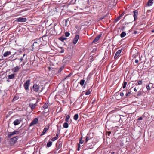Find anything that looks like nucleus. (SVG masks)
<instances>
[{
  "label": "nucleus",
  "mask_w": 154,
  "mask_h": 154,
  "mask_svg": "<svg viewBox=\"0 0 154 154\" xmlns=\"http://www.w3.org/2000/svg\"><path fill=\"white\" fill-rule=\"evenodd\" d=\"M51 30V31L52 30H53V29H49V30H47L45 34L42 36L39 39H38V40H40L41 42H43V45H44V44H46V43L47 41V38L46 37L47 36H48L50 34H51V35H52V34H51V32H50L48 34H47V33L49 32L50 30Z\"/></svg>",
  "instance_id": "f257e3e1"
},
{
  "label": "nucleus",
  "mask_w": 154,
  "mask_h": 154,
  "mask_svg": "<svg viewBox=\"0 0 154 154\" xmlns=\"http://www.w3.org/2000/svg\"><path fill=\"white\" fill-rule=\"evenodd\" d=\"M43 45V42H41L40 40L38 39L35 42L33 45V49L36 50H38L40 47Z\"/></svg>",
  "instance_id": "f03ea898"
},
{
  "label": "nucleus",
  "mask_w": 154,
  "mask_h": 154,
  "mask_svg": "<svg viewBox=\"0 0 154 154\" xmlns=\"http://www.w3.org/2000/svg\"><path fill=\"white\" fill-rule=\"evenodd\" d=\"M18 136H16L14 137L11 138L10 140V143L11 145H14L17 142L18 139Z\"/></svg>",
  "instance_id": "7ed1b4c3"
},
{
  "label": "nucleus",
  "mask_w": 154,
  "mask_h": 154,
  "mask_svg": "<svg viewBox=\"0 0 154 154\" xmlns=\"http://www.w3.org/2000/svg\"><path fill=\"white\" fill-rule=\"evenodd\" d=\"M30 80H28L24 84V88L26 91L29 90V87L30 84Z\"/></svg>",
  "instance_id": "20e7f679"
},
{
  "label": "nucleus",
  "mask_w": 154,
  "mask_h": 154,
  "mask_svg": "<svg viewBox=\"0 0 154 154\" xmlns=\"http://www.w3.org/2000/svg\"><path fill=\"white\" fill-rule=\"evenodd\" d=\"M19 134V131H14L13 132H8V138H10L13 135H14L18 134Z\"/></svg>",
  "instance_id": "39448f33"
},
{
  "label": "nucleus",
  "mask_w": 154,
  "mask_h": 154,
  "mask_svg": "<svg viewBox=\"0 0 154 154\" xmlns=\"http://www.w3.org/2000/svg\"><path fill=\"white\" fill-rule=\"evenodd\" d=\"M75 4L77 5V6H81L84 4V0H75Z\"/></svg>",
  "instance_id": "423d86ee"
},
{
  "label": "nucleus",
  "mask_w": 154,
  "mask_h": 154,
  "mask_svg": "<svg viewBox=\"0 0 154 154\" xmlns=\"http://www.w3.org/2000/svg\"><path fill=\"white\" fill-rule=\"evenodd\" d=\"M27 20V19L26 18L20 17L16 19V21L18 22H25Z\"/></svg>",
  "instance_id": "0eeeda50"
},
{
  "label": "nucleus",
  "mask_w": 154,
  "mask_h": 154,
  "mask_svg": "<svg viewBox=\"0 0 154 154\" xmlns=\"http://www.w3.org/2000/svg\"><path fill=\"white\" fill-rule=\"evenodd\" d=\"M39 88V86L36 84H35L33 85V89L35 92H37L38 91Z\"/></svg>",
  "instance_id": "6e6552de"
},
{
  "label": "nucleus",
  "mask_w": 154,
  "mask_h": 154,
  "mask_svg": "<svg viewBox=\"0 0 154 154\" xmlns=\"http://www.w3.org/2000/svg\"><path fill=\"white\" fill-rule=\"evenodd\" d=\"M38 119L37 118H34L29 124V126H32L36 124L38 122Z\"/></svg>",
  "instance_id": "1a4fd4ad"
},
{
  "label": "nucleus",
  "mask_w": 154,
  "mask_h": 154,
  "mask_svg": "<svg viewBox=\"0 0 154 154\" xmlns=\"http://www.w3.org/2000/svg\"><path fill=\"white\" fill-rule=\"evenodd\" d=\"M138 11L137 10H135L133 11L134 13L133 17H134V21H135L137 19V16L138 14Z\"/></svg>",
  "instance_id": "9d476101"
},
{
  "label": "nucleus",
  "mask_w": 154,
  "mask_h": 154,
  "mask_svg": "<svg viewBox=\"0 0 154 154\" xmlns=\"http://www.w3.org/2000/svg\"><path fill=\"white\" fill-rule=\"evenodd\" d=\"M126 13V12H125V11H124L120 15L116 18L114 21L115 22H117L120 19L121 17Z\"/></svg>",
  "instance_id": "9b49d317"
},
{
  "label": "nucleus",
  "mask_w": 154,
  "mask_h": 154,
  "mask_svg": "<svg viewBox=\"0 0 154 154\" xmlns=\"http://www.w3.org/2000/svg\"><path fill=\"white\" fill-rule=\"evenodd\" d=\"M79 35H75V37H74L73 40V43L74 44H75L79 39Z\"/></svg>",
  "instance_id": "f8f14e48"
},
{
  "label": "nucleus",
  "mask_w": 154,
  "mask_h": 154,
  "mask_svg": "<svg viewBox=\"0 0 154 154\" xmlns=\"http://www.w3.org/2000/svg\"><path fill=\"white\" fill-rule=\"evenodd\" d=\"M21 122V119H17L13 122V124L15 126H16L20 124Z\"/></svg>",
  "instance_id": "ddd939ff"
},
{
  "label": "nucleus",
  "mask_w": 154,
  "mask_h": 154,
  "mask_svg": "<svg viewBox=\"0 0 154 154\" xmlns=\"http://www.w3.org/2000/svg\"><path fill=\"white\" fill-rule=\"evenodd\" d=\"M11 54V52L10 51H7L5 52L3 54V56H2V57H7Z\"/></svg>",
  "instance_id": "4468645a"
},
{
  "label": "nucleus",
  "mask_w": 154,
  "mask_h": 154,
  "mask_svg": "<svg viewBox=\"0 0 154 154\" xmlns=\"http://www.w3.org/2000/svg\"><path fill=\"white\" fill-rule=\"evenodd\" d=\"M37 103V102L35 104H33L31 103H29V106L32 110H33L35 108L36 106Z\"/></svg>",
  "instance_id": "2eb2a0df"
},
{
  "label": "nucleus",
  "mask_w": 154,
  "mask_h": 154,
  "mask_svg": "<svg viewBox=\"0 0 154 154\" xmlns=\"http://www.w3.org/2000/svg\"><path fill=\"white\" fill-rule=\"evenodd\" d=\"M49 128V126H46V127H45L44 128V130L41 134V135H44L45 133L46 132V131L48 130Z\"/></svg>",
  "instance_id": "dca6fc26"
},
{
  "label": "nucleus",
  "mask_w": 154,
  "mask_h": 154,
  "mask_svg": "<svg viewBox=\"0 0 154 154\" xmlns=\"http://www.w3.org/2000/svg\"><path fill=\"white\" fill-rule=\"evenodd\" d=\"M122 51V49L119 50L117 51L114 57V58L115 59H116L117 58V57L119 55V54L121 53Z\"/></svg>",
  "instance_id": "f3484780"
},
{
  "label": "nucleus",
  "mask_w": 154,
  "mask_h": 154,
  "mask_svg": "<svg viewBox=\"0 0 154 154\" xmlns=\"http://www.w3.org/2000/svg\"><path fill=\"white\" fill-rule=\"evenodd\" d=\"M102 35L101 34H99L97 36L93 41L92 43H95L97 42L99 39Z\"/></svg>",
  "instance_id": "a211bd4d"
},
{
  "label": "nucleus",
  "mask_w": 154,
  "mask_h": 154,
  "mask_svg": "<svg viewBox=\"0 0 154 154\" xmlns=\"http://www.w3.org/2000/svg\"><path fill=\"white\" fill-rule=\"evenodd\" d=\"M20 68V66H17L14 68L13 69V71L14 72H17L19 71Z\"/></svg>",
  "instance_id": "6ab92c4d"
},
{
  "label": "nucleus",
  "mask_w": 154,
  "mask_h": 154,
  "mask_svg": "<svg viewBox=\"0 0 154 154\" xmlns=\"http://www.w3.org/2000/svg\"><path fill=\"white\" fill-rule=\"evenodd\" d=\"M153 3V0H149L147 2V5L148 6H151Z\"/></svg>",
  "instance_id": "aec40b11"
},
{
  "label": "nucleus",
  "mask_w": 154,
  "mask_h": 154,
  "mask_svg": "<svg viewBox=\"0 0 154 154\" xmlns=\"http://www.w3.org/2000/svg\"><path fill=\"white\" fill-rule=\"evenodd\" d=\"M15 74H11L8 75V77L9 79H13L15 78Z\"/></svg>",
  "instance_id": "412c9836"
},
{
  "label": "nucleus",
  "mask_w": 154,
  "mask_h": 154,
  "mask_svg": "<svg viewBox=\"0 0 154 154\" xmlns=\"http://www.w3.org/2000/svg\"><path fill=\"white\" fill-rule=\"evenodd\" d=\"M52 144V141H49L47 144V146L48 147H50Z\"/></svg>",
  "instance_id": "4be33fe9"
},
{
  "label": "nucleus",
  "mask_w": 154,
  "mask_h": 154,
  "mask_svg": "<svg viewBox=\"0 0 154 154\" xmlns=\"http://www.w3.org/2000/svg\"><path fill=\"white\" fill-rule=\"evenodd\" d=\"M78 117H79L78 114H75L74 116L73 119L75 120H77L78 119Z\"/></svg>",
  "instance_id": "5701e85b"
},
{
  "label": "nucleus",
  "mask_w": 154,
  "mask_h": 154,
  "mask_svg": "<svg viewBox=\"0 0 154 154\" xmlns=\"http://www.w3.org/2000/svg\"><path fill=\"white\" fill-rule=\"evenodd\" d=\"M63 126L64 128H67L69 126L68 123L67 122H65L63 123Z\"/></svg>",
  "instance_id": "b1692460"
},
{
  "label": "nucleus",
  "mask_w": 154,
  "mask_h": 154,
  "mask_svg": "<svg viewBox=\"0 0 154 154\" xmlns=\"http://www.w3.org/2000/svg\"><path fill=\"white\" fill-rule=\"evenodd\" d=\"M126 35V33L124 32H122L121 34H120V36L121 38H123Z\"/></svg>",
  "instance_id": "393cba45"
},
{
  "label": "nucleus",
  "mask_w": 154,
  "mask_h": 154,
  "mask_svg": "<svg viewBox=\"0 0 154 154\" xmlns=\"http://www.w3.org/2000/svg\"><path fill=\"white\" fill-rule=\"evenodd\" d=\"M48 105V103H45L42 106V107L44 108V109H46Z\"/></svg>",
  "instance_id": "a878e982"
},
{
  "label": "nucleus",
  "mask_w": 154,
  "mask_h": 154,
  "mask_svg": "<svg viewBox=\"0 0 154 154\" xmlns=\"http://www.w3.org/2000/svg\"><path fill=\"white\" fill-rule=\"evenodd\" d=\"M85 82V80L84 79H82L80 80V84L82 86L84 84Z\"/></svg>",
  "instance_id": "bb28decb"
},
{
  "label": "nucleus",
  "mask_w": 154,
  "mask_h": 154,
  "mask_svg": "<svg viewBox=\"0 0 154 154\" xmlns=\"http://www.w3.org/2000/svg\"><path fill=\"white\" fill-rule=\"evenodd\" d=\"M59 40H60L62 42H63L64 40H66L67 39V38L63 37L62 36L60 37L59 38Z\"/></svg>",
  "instance_id": "cd10ccee"
},
{
  "label": "nucleus",
  "mask_w": 154,
  "mask_h": 154,
  "mask_svg": "<svg viewBox=\"0 0 154 154\" xmlns=\"http://www.w3.org/2000/svg\"><path fill=\"white\" fill-rule=\"evenodd\" d=\"M127 84V82H126L124 81L122 85V88L123 89L125 88Z\"/></svg>",
  "instance_id": "c85d7f7f"
},
{
  "label": "nucleus",
  "mask_w": 154,
  "mask_h": 154,
  "mask_svg": "<svg viewBox=\"0 0 154 154\" xmlns=\"http://www.w3.org/2000/svg\"><path fill=\"white\" fill-rule=\"evenodd\" d=\"M70 118V116L69 115H68L66 117V119H65V121L66 122H69V119Z\"/></svg>",
  "instance_id": "c756f323"
},
{
  "label": "nucleus",
  "mask_w": 154,
  "mask_h": 154,
  "mask_svg": "<svg viewBox=\"0 0 154 154\" xmlns=\"http://www.w3.org/2000/svg\"><path fill=\"white\" fill-rule=\"evenodd\" d=\"M91 91H90V89H89L86 91L85 94L86 95H88L91 93Z\"/></svg>",
  "instance_id": "7c9ffc66"
},
{
  "label": "nucleus",
  "mask_w": 154,
  "mask_h": 154,
  "mask_svg": "<svg viewBox=\"0 0 154 154\" xmlns=\"http://www.w3.org/2000/svg\"><path fill=\"white\" fill-rule=\"evenodd\" d=\"M19 98V97L18 96H16L13 98V100L14 101H15L18 99Z\"/></svg>",
  "instance_id": "2f4dec72"
},
{
  "label": "nucleus",
  "mask_w": 154,
  "mask_h": 154,
  "mask_svg": "<svg viewBox=\"0 0 154 154\" xmlns=\"http://www.w3.org/2000/svg\"><path fill=\"white\" fill-rule=\"evenodd\" d=\"M72 75V73L71 72L68 76H66L64 79V80L66 79H68V78L69 77L71 76Z\"/></svg>",
  "instance_id": "473e14b6"
},
{
  "label": "nucleus",
  "mask_w": 154,
  "mask_h": 154,
  "mask_svg": "<svg viewBox=\"0 0 154 154\" xmlns=\"http://www.w3.org/2000/svg\"><path fill=\"white\" fill-rule=\"evenodd\" d=\"M90 139L91 138H89V137L88 136H86V139L85 141V142L86 143L87 142V141Z\"/></svg>",
  "instance_id": "72a5a7b5"
},
{
  "label": "nucleus",
  "mask_w": 154,
  "mask_h": 154,
  "mask_svg": "<svg viewBox=\"0 0 154 154\" xmlns=\"http://www.w3.org/2000/svg\"><path fill=\"white\" fill-rule=\"evenodd\" d=\"M65 36L66 37H69L70 35V33L68 32H66L65 33Z\"/></svg>",
  "instance_id": "f704fd0d"
},
{
  "label": "nucleus",
  "mask_w": 154,
  "mask_h": 154,
  "mask_svg": "<svg viewBox=\"0 0 154 154\" xmlns=\"http://www.w3.org/2000/svg\"><path fill=\"white\" fill-rule=\"evenodd\" d=\"M16 59H18L19 60H20V62H21L22 61H23V63H24L23 61L24 60H23V57H21V58H19V59H15V60H16Z\"/></svg>",
  "instance_id": "c9c22d12"
},
{
  "label": "nucleus",
  "mask_w": 154,
  "mask_h": 154,
  "mask_svg": "<svg viewBox=\"0 0 154 154\" xmlns=\"http://www.w3.org/2000/svg\"><path fill=\"white\" fill-rule=\"evenodd\" d=\"M61 51H60V53H63L64 51V49H63L62 47H61Z\"/></svg>",
  "instance_id": "e433bc0d"
},
{
  "label": "nucleus",
  "mask_w": 154,
  "mask_h": 154,
  "mask_svg": "<svg viewBox=\"0 0 154 154\" xmlns=\"http://www.w3.org/2000/svg\"><path fill=\"white\" fill-rule=\"evenodd\" d=\"M138 52L137 53H136L135 54H133L132 57L133 58H136V57L137 56V55Z\"/></svg>",
  "instance_id": "4c0bfd02"
},
{
  "label": "nucleus",
  "mask_w": 154,
  "mask_h": 154,
  "mask_svg": "<svg viewBox=\"0 0 154 154\" xmlns=\"http://www.w3.org/2000/svg\"><path fill=\"white\" fill-rule=\"evenodd\" d=\"M84 142V140H82V138H81L79 141V144L80 143L81 144H82Z\"/></svg>",
  "instance_id": "58836bf2"
},
{
  "label": "nucleus",
  "mask_w": 154,
  "mask_h": 154,
  "mask_svg": "<svg viewBox=\"0 0 154 154\" xmlns=\"http://www.w3.org/2000/svg\"><path fill=\"white\" fill-rule=\"evenodd\" d=\"M97 48L96 47H95L93 49V50L92 51V52H93V53H94L97 51Z\"/></svg>",
  "instance_id": "ea45409f"
},
{
  "label": "nucleus",
  "mask_w": 154,
  "mask_h": 154,
  "mask_svg": "<svg viewBox=\"0 0 154 154\" xmlns=\"http://www.w3.org/2000/svg\"><path fill=\"white\" fill-rule=\"evenodd\" d=\"M141 95H142L141 92L140 91H139L138 92L137 96H140Z\"/></svg>",
  "instance_id": "a19ab883"
},
{
  "label": "nucleus",
  "mask_w": 154,
  "mask_h": 154,
  "mask_svg": "<svg viewBox=\"0 0 154 154\" xmlns=\"http://www.w3.org/2000/svg\"><path fill=\"white\" fill-rule=\"evenodd\" d=\"M60 128H58L57 129V134H60Z\"/></svg>",
  "instance_id": "79ce46f5"
},
{
  "label": "nucleus",
  "mask_w": 154,
  "mask_h": 154,
  "mask_svg": "<svg viewBox=\"0 0 154 154\" xmlns=\"http://www.w3.org/2000/svg\"><path fill=\"white\" fill-rule=\"evenodd\" d=\"M61 147V145L60 144L58 146H57V149H56V150L57 151Z\"/></svg>",
  "instance_id": "37998d69"
},
{
  "label": "nucleus",
  "mask_w": 154,
  "mask_h": 154,
  "mask_svg": "<svg viewBox=\"0 0 154 154\" xmlns=\"http://www.w3.org/2000/svg\"><path fill=\"white\" fill-rule=\"evenodd\" d=\"M146 88L148 90H150V88L149 85L146 86Z\"/></svg>",
  "instance_id": "c03bdc74"
},
{
  "label": "nucleus",
  "mask_w": 154,
  "mask_h": 154,
  "mask_svg": "<svg viewBox=\"0 0 154 154\" xmlns=\"http://www.w3.org/2000/svg\"><path fill=\"white\" fill-rule=\"evenodd\" d=\"M142 83V82L141 80H140L138 82V84L139 85H141Z\"/></svg>",
  "instance_id": "a18cd8bd"
},
{
  "label": "nucleus",
  "mask_w": 154,
  "mask_h": 154,
  "mask_svg": "<svg viewBox=\"0 0 154 154\" xmlns=\"http://www.w3.org/2000/svg\"><path fill=\"white\" fill-rule=\"evenodd\" d=\"M57 140V138L55 137L53 138L51 140L52 141H55V140Z\"/></svg>",
  "instance_id": "49530a36"
},
{
  "label": "nucleus",
  "mask_w": 154,
  "mask_h": 154,
  "mask_svg": "<svg viewBox=\"0 0 154 154\" xmlns=\"http://www.w3.org/2000/svg\"><path fill=\"white\" fill-rule=\"evenodd\" d=\"M63 68H62V67H61L59 69V70L58 71V72H60L63 69Z\"/></svg>",
  "instance_id": "de8ad7c7"
},
{
  "label": "nucleus",
  "mask_w": 154,
  "mask_h": 154,
  "mask_svg": "<svg viewBox=\"0 0 154 154\" xmlns=\"http://www.w3.org/2000/svg\"><path fill=\"white\" fill-rule=\"evenodd\" d=\"M125 28V27L124 26H122L121 28V30L122 31H123L124 30Z\"/></svg>",
  "instance_id": "09e8293b"
},
{
  "label": "nucleus",
  "mask_w": 154,
  "mask_h": 154,
  "mask_svg": "<svg viewBox=\"0 0 154 154\" xmlns=\"http://www.w3.org/2000/svg\"><path fill=\"white\" fill-rule=\"evenodd\" d=\"M120 95L121 97H122L124 96V93L123 92H120Z\"/></svg>",
  "instance_id": "8fccbe9b"
},
{
  "label": "nucleus",
  "mask_w": 154,
  "mask_h": 154,
  "mask_svg": "<svg viewBox=\"0 0 154 154\" xmlns=\"http://www.w3.org/2000/svg\"><path fill=\"white\" fill-rule=\"evenodd\" d=\"M131 94V92H128L127 93H126V94H125V96H128L130 94Z\"/></svg>",
  "instance_id": "3c124183"
},
{
  "label": "nucleus",
  "mask_w": 154,
  "mask_h": 154,
  "mask_svg": "<svg viewBox=\"0 0 154 154\" xmlns=\"http://www.w3.org/2000/svg\"><path fill=\"white\" fill-rule=\"evenodd\" d=\"M142 119V118L141 117H140L139 118H138V120H141Z\"/></svg>",
  "instance_id": "603ef678"
},
{
  "label": "nucleus",
  "mask_w": 154,
  "mask_h": 154,
  "mask_svg": "<svg viewBox=\"0 0 154 154\" xmlns=\"http://www.w3.org/2000/svg\"><path fill=\"white\" fill-rule=\"evenodd\" d=\"M135 62L136 63H138V60L137 59H136L135 61Z\"/></svg>",
  "instance_id": "864d4df0"
},
{
  "label": "nucleus",
  "mask_w": 154,
  "mask_h": 154,
  "mask_svg": "<svg viewBox=\"0 0 154 154\" xmlns=\"http://www.w3.org/2000/svg\"><path fill=\"white\" fill-rule=\"evenodd\" d=\"M58 134H57H57H56V136L55 137H56L57 138V139L58 137Z\"/></svg>",
  "instance_id": "5fc2aeb1"
},
{
  "label": "nucleus",
  "mask_w": 154,
  "mask_h": 154,
  "mask_svg": "<svg viewBox=\"0 0 154 154\" xmlns=\"http://www.w3.org/2000/svg\"><path fill=\"white\" fill-rule=\"evenodd\" d=\"M111 133L110 131H109V132L108 133V135L109 136Z\"/></svg>",
  "instance_id": "6e6d98bb"
},
{
  "label": "nucleus",
  "mask_w": 154,
  "mask_h": 154,
  "mask_svg": "<svg viewBox=\"0 0 154 154\" xmlns=\"http://www.w3.org/2000/svg\"><path fill=\"white\" fill-rule=\"evenodd\" d=\"M105 17V16H103V17H101L100 18V19L101 20H102L103 19H104V18Z\"/></svg>",
  "instance_id": "4d7b16f0"
},
{
  "label": "nucleus",
  "mask_w": 154,
  "mask_h": 154,
  "mask_svg": "<svg viewBox=\"0 0 154 154\" xmlns=\"http://www.w3.org/2000/svg\"><path fill=\"white\" fill-rule=\"evenodd\" d=\"M80 146H80V144L79 143L78 144V147L80 148Z\"/></svg>",
  "instance_id": "13d9d810"
},
{
  "label": "nucleus",
  "mask_w": 154,
  "mask_h": 154,
  "mask_svg": "<svg viewBox=\"0 0 154 154\" xmlns=\"http://www.w3.org/2000/svg\"><path fill=\"white\" fill-rule=\"evenodd\" d=\"M134 91H135L136 92V91H137V89H136L135 88L134 89Z\"/></svg>",
  "instance_id": "bf43d9fd"
},
{
  "label": "nucleus",
  "mask_w": 154,
  "mask_h": 154,
  "mask_svg": "<svg viewBox=\"0 0 154 154\" xmlns=\"http://www.w3.org/2000/svg\"><path fill=\"white\" fill-rule=\"evenodd\" d=\"M95 100H93V101L92 102V104L94 103V102H95Z\"/></svg>",
  "instance_id": "052dcab7"
},
{
  "label": "nucleus",
  "mask_w": 154,
  "mask_h": 154,
  "mask_svg": "<svg viewBox=\"0 0 154 154\" xmlns=\"http://www.w3.org/2000/svg\"><path fill=\"white\" fill-rule=\"evenodd\" d=\"M77 150L78 151H79V150H80V148H79L78 147V148L77 149Z\"/></svg>",
  "instance_id": "680f3d73"
},
{
  "label": "nucleus",
  "mask_w": 154,
  "mask_h": 154,
  "mask_svg": "<svg viewBox=\"0 0 154 154\" xmlns=\"http://www.w3.org/2000/svg\"><path fill=\"white\" fill-rule=\"evenodd\" d=\"M151 32H154V29H153L151 30Z\"/></svg>",
  "instance_id": "e2e57ef3"
},
{
  "label": "nucleus",
  "mask_w": 154,
  "mask_h": 154,
  "mask_svg": "<svg viewBox=\"0 0 154 154\" xmlns=\"http://www.w3.org/2000/svg\"><path fill=\"white\" fill-rule=\"evenodd\" d=\"M129 14H127V15H125V16L124 17V18H125V17H126L127 15H129Z\"/></svg>",
  "instance_id": "0e129e2a"
},
{
  "label": "nucleus",
  "mask_w": 154,
  "mask_h": 154,
  "mask_svg": "<svg viewBox=\"0 0 154 154\" xmlns=\"http://www.w3.org/2000/svg\"><path fill=\"white\" fill-rule=\"evenodd\" d=\"M134 33H135V34L136 33H137V31H134Z\"/></svg>",
  "instance_id": "69168bd1"
},
{
  "label": "nucleus",
  "mask_w": 154,
  "mask_h": 154,
  "mask_svg": "<svg viewBox=\"0 0 154 154\" xmlns=\"http://www.w3.org/2000/svg\"><path fill=\"white\" fill-rule=\"evenodd\" d=\"M114 153H115L114 152H111V154H114Z\"/></svg>",
  "instance_id": "338daca9"
},
{
  "label": "nucleus",
  "mask_w": 154,
  "mask_h": 154,
  "mask_svg": "<svg viewBox=\"0 0 154 154\" xmlns=\"http://www.w3.org/2000/svg\"><path fill=\"white\" fill-rule=\"evenodd\" d=\"M25 55H26L25 54H24L23 55V57H24Z\"/></svg>",
  "instance_id": "774afa93"
}]
</instances>
